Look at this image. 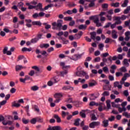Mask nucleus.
I'll list each match as a JSON object with an SVG mask.
<instances>
[{"mask_svg":"<svg viewBox=\"0 0 130 130\" xmlns=\"http://www.w3.org/2000/svg\"><path fill=\"white\" fill-rule=\"evenodd\" d=\"M99 97V93H92L90 94V100H95V99H97Z\"/></svg>","mask_w":130,"mask_h":130,"instance_id":"8","label":"nucleus"},{"mask_svg":"<svg viewBox=\"0 0 130 130\" xmlns=\"http://www.w3.org/2000/svg\"><path fill=\"white\" fill-rule=\"evenodd\" d=\"M22 122L24 124H27L29 123V120H26L25 118H22Z\"/></svg>","mask_w":130,"mask_h":130,"instance_id":"44","label":"nucleus"},{"mask_svg":"<svg viewBox=\"0 0 130 130\" xmlns=\"http://www.w3.org/2000/svg\"><path fill=\"white\" fill-rule=\"evenodd\" d=\"M112 107H115L116 108H117V107H119L120 106V105H116L115 104V103L114 102H112Z\"/></svg>","mask_w":130,"mask_h":130,"instance_id":"49","label":"nucleus"},{"mask_svg":"<svg viewBox=\"0 0 130 130\" xmlns=\"http://www.w3.org/2000/svg\"><path fill=\"white\" fill-rule=\"evenodd\" d=\"M128 4V0H124L123 3L121 5L122 8H125Z\"/></svg>","mask_w":130,"mask_h":130,"instance_id":"25","label":"nucleus"},{"mask_svg":"<svg viewBox=\"0 0 130 130\" xmlns=\"http://www.w3.org/2000/svg\"><path fill=\"white\" fill-rule=\"evenodd\" d=\"M7 103V101L6 100H4L2 102L0 103V105L1 106H3V105H5Z\"/></svg>","mask_w":130,"mask_h":130,"instance_id":"64","label":"nucleus"},{"mask_svg":"<svg viewBox=\"0 0 130 130\" xmlns=\"http://www.w3.org/2000/svg\"><path fill=\"white\" fill-rule=\"evenodd\" d=\"M66 102H67V103H74V102H73V98H71L67 99Z\"/></svg>","mask_w":130,"mask_h":130,"instance_id":"48","label":"nucleus"},{"mask_svg":"<svg viewBox=\"0 0 130 130\" xmlns=\"http://www.w3.org/2000/svg\"><path fill=\"white\" fill-rule=\"evenodd\" d=\"M130 11V6H128L126 8V9L124 11L123 14H128Z\"/></svg>","mask_w":130,"mask_h":130,"instance_id":"34","label":"nucleus"},{"mask_svg":"<svg viewBox=\"0 0 130 130\" xmlns=\"http://www.w3.org/2000/svg\"><path fill=\"white\" fill-rule=\"evenodd\" d=\"M24 68H26V67H23V66H22V65H17L16 66V72H18V71H20L21 69H24Z\"/></svg>","mask_w":130,"mask_h":130,"instance_id":"22","label":"nucleus"},{"mask_svg":"<svg viewBox=\"0 0 130 130\" xmlns=\"http://www.w3.org/2000/svg\"><path fill=\"white\" fill-rule=\"evenodd\" d=\"M121 72H122L123 73H125L126 72V68L125 67H123L120 69Z\"/></svg>","mask_w":130,"mask_h":130,"instance_id":"61","label":"nucleus"},{"mask_svg":"<svg viewBox=\"0 0 130 130\" xmlns=\"http://www.w3.org/2000/svg\"><path fill=\"white\" fill-rule=\"evenodd\" d=\"M103 126H104V127H107V126L109 125L108 120H104L103 121Z\"/></svg>","mask_w":130,"mask_h":130,"instance_id":"14","label":"nucleus"},{"mask_svg":"<svg viewBox=\"0 0 130 130\" xmlns=\"http://www.w3.org/2000/svg\"><path fill=\"white\" fill-rule=\"evenodd\" d=\"M53 130H60L61 127L60 126H54L52 127Z\"/></svg>","mask_w":130,"mask_h":130,"instance_id":"37","label":"nucleus"},{"mask_svg":"<svg viewBox=\"0 0 130 130\" xmlns=\"http://www.w3.org/2000/svg\"><path fill=\"white\" fill-rule=\"evenodd\" d=\"M36 54H38V55H37V56L38 58H41V57H42V55H45L46 54H47V52H46V51L45 50L40 51V50L38 49H37L36 50ZM40 53H41L42 55L39 54Z\"/></svg>","mask_w":130,"mask_h":130,"instance_id":"3","label":"nucleus"},{"mask_svg":"<svg viewBox=\"0 0 130 130\" xmlns=\"http://www.w3.org/2000/svg\"><path fill=\"white\" fill-rule=\"evenodd\" d=\"M102 8L103 9H108V4H104L102 5Z\"/></svg>","mask_w":130,"mask_h":130,"instance_id":"53","label":"nucleus"},{"mask_svg":"<svg viewBox=\"0 0 130 130\" xmlns=\"http://www.w3.org/2000/svg\"><path fill=\"white\" fill-rule=\"evenodd\" d=\"M54 118H55L57 120V122L59 123L60 122H61V119H60V117L58 116L57 114L54 115Z\"/></svg>","mask_w":130,"mask_h":130,"instance_id":"16","label":"nucleus"},{"mask_svg":"<svg viewBox=\"0 0 130 130\" xmlns=\"http://www.w3.org/2000/svg\"><path fill=\"white\" fill-rule=\"evenodd\" d=\"M94 60V62H99V61L101 60V58H100V57H97L95 58Z\"/></svg>","mask_w":130,"mask_h":130,"instance_id":"56","label":"nucleus"},{"mask_svg":"<svg viewBox=\"0 0 130 130\" xmlns=\"http://www.w3.org/2000/svg\"><path fill=\"white\" fill-rule=\"evenodd\" d=\"M126 80V78L125 76H123V77L121 79V81H120V83L121 85H123L124 84V81Z\"/></svg>","mask_w":130,"mask_h":130,"instance_id":"38","label":"nucleus"},{"mask_svg":"<svg viewBox=\"0 0 130 130\" xmlns=\"http://www.w3.org/2000/svg\"><path fill=\"white\" fill-rule=\"evenodd\" d=\"M99 106V104L96 103L95 102H91L89 103V106Z\"/></svg>","mask_w":130,"mask_h":130,"instance_id":"28","label":"nucleus"},{"mask_svg":"<svg viewBox=\"0 0 130 130\" xmlns=\"http://www.w3.org/2000/svg\"><path fill=\"white\" fill-rule=\"evenodd\" d=\"M32 51L31 48H27L26 47H23L21 49V51H23V52H25L26 51H28L29 52H30V51Z\"/></svg>","mask_w":130,"mask_h":130,"instance_id":"21","label":"nucleus"},{"mask_svg":"<svg viewBox=\"0 0 130 130\" xmlns=\"http://www.w3.org/2000/svg\"><path fill=\"white\" fill-rule=\"evenodd\" d=\"M85 2H90L91 0H80L79 4L81 5H84L85 4Z\"/></svg>","mask_w":130,"mask_h":130,"instance_id":"36","label":"nucleus"},{"mask_svg":"<svg viewBox=\"0 0 130 130\" xmlns=\"http://www.w3.org/2000/svg\"><path fill=\"white\" fill-rule=\"evenodd\" d=\"M37 122H40L41 123H42L43 122V118L40 117H37Z\"/></svg>","mask_w":130,"mask_h":130,"instance_id":"39","label":"nucleus"},{"mask_svg":"<svg viewBox=\"0 0 130 130\" xmlns=\"http://www.w3.org/2000/svg\"><path fill=\"white\" fill-rule=\"evenodd\" d=\"M90 35L91 36L90 38L91 39H92L93 40H95L96 39V32L93 31L90 33Z\"/></svg>","mask_w":130,"mask_h":130,"instance_id":"15","label":"nucleus"},{"mask_svg":"<svg viewBox=\"0 0 130 130\" xmlns=\"http://www.w3.org/2000/svg\"><path fill=\"white\" fill-rule=\"evenodd\" d=\"M111 7H114L115 8H118V7H119V3H113L111 5Z\"/></svg>","mask_w":130,"mask_h":130,"instance_id":"41","label":"nucleus"},{"mask_svg":"<svg viewBox=\"0 0 130 130\" xmlns=\"http://www.w3.org/2000/svg\"><path fill=\"white\" fill-rule=\"evenodd\" d=\"M86 72L84 71H78L76 72V75L78 77H85L86 76Z\"/></svg>","mask_w":130,"mask_h":130,"instance_id":"7","label":"nucleus"},{"mask_svg":"<svg viewBox=\"0 0 130 130\" xmlns=\"http://www.w3.org/2000/svg\"><path fill=\"white\" fill-rule=\"evenodd\" d=\"M7 52H8V47H5L3 49V53L4 54H6Z\"/></svg>","mask_w":130,"mask_h":130,"instance_id":"58","label":"nucleus"},{"mask_svg":"<svg viewBox=\"0 0 130 130\" xmlns=\"http://www.w3.org/2000/svg\"><path fill=\"white\" fill-rule=\"evenodd\" d=\"M73 18L72 17H66L64 18V21H72Z\"/></svg>","mask_w":130,"mask_h":130,"instance_id":"32","label":"nucleus"},{"mask_svg":"<svg viewBox=\"0 0 130 130\" xmlns=\"http://www.w3.org/2000/svg\"><path fill=\"white\" fill-rule=\"evenodd\" d=\"M34 108L35 111H37V112H39V111H40V110L38 108V106L35 105Z\"/></svg>","mask_w":130,"mask_h":130,"instance_id":"63","label":"nucleus"},{"mask_svg":"<svg viewBox=\"0 0 130 130\" xmlns=\"http://www.w3.org/2000/svg\"><path fill=\"white\" fill-rule=\"evenodd\" d=\"M62 90H63L64 91H67L68 90L73 91V90H74V87L70 86H64L62 87Z\"/></svg>","mask_w":130,"mask_h":130,"instance_id":"9","label":"nucleus"},{"mask_svg":"<svg viewBox=\"0 0 130 130\" xmlns=\"http://www.w3.org/2000/svg\"><path fill=\"white\" fill-rule=\"evenodd\" d=\"M39 87L37 85L33 86L30 88V89L32 91H37L38 90H39Z\"/></svg>","mask_w":130,"mask_h":130,"instance_id":"29","label":"nucleus"},{"mask_svg":"<svg viewBox=\"0 0 130 130\" xmlns=\"http://www.w3.org/2000/svg\"><path fill=\"white\" fill-rule=\"evenodd\" d=\"M54 50V48H53V47H51L50 48H48L47 49V51L49 52V53H50L51 52V51H53Z\"/></svg>","mask_w":130,"mask_h":130,"instance_id":"60","label":"nucleus"},{"mask_svg":"<svg viewBox=\"0 0 130 130\" xmlns=\"http://www.w3.org/2000/svg\"><path fill=\"white\" fill-rule=\"evenodd\" d=\"M114 40L110 39L109 38H107L106 39V40L105 41V43L108 44L109 43V42H113Z\"/></svg>","mask_w":130,"mask_h":130,"instance_id":"27","label":"nucleus"},{"mask_svg":"<svg viewBox=\"0 0 130 130\" xmlns=\"http://www.w3.org/2000/svg\"><path fill=\"white\" fill-rule=\"evenodd\" d=\"M103 71L104 73H109V70L108 69V67H105L103 68Z\"/></svg>","mask_w":130,"mask_h":130,"instance_id":"42","label":"nucleus"},{"mask_svg":"<svg viewBox=\"0 0 130 130\" xmlns=\"http://www.w3.org/2000/svg\"><path fill=\"white\" fill-rule=\"evenodd\" d=\"M62 97V94L61 93H57L54 95V98L56 99H59V98H61Z\"/></svg>","mask_w":130,"mask_h":130,"instance_id":"19","label":"nucleus"},{"mask_svg":"<svg viewBox=\"0 0 130 130\" xmlns=\"http://www.w3.org/2000/svg\"><path fill=\"white\" fill-rule=\"evenodd\" d=\"M37 122V118H34L30 120V123L32 124H35L36 122Z\"/></svg>","mask_w":130,"mask_h":130,"instance_id":"33","label":"nucleus"},{"mask_svg":"<svg viewBox=\"0 0 130 130\" xmlns=\"http://www.w3.org/2000/svg\"><path fill=\"white\" fill-rule=\"evenodd\" d=\"M38 40H39V39H37V38L32 39L30 41V42L31 43H36L37 41H38Z\"/></svg>","mask_w":130,"mask_h":130,"instance_id":"43","label":"nucleus"},{"mask_svg":"<svg viewBox=\"0 0 130 130\" xmlns=\"http://www.w3.org/2000/svg\"><path fill=\"white\" fill-rule=\"evenodd\" d=\"M40 48H48L49 44H42L40 45Z\"/></svg>","mask_w":130,"mask_h":130,"instance_id":"17","label":"nucleus"},{"mask_svg":"<svg viewBox=\"0 0 130 130\" xmlns=\"http://www.w3.org/2000/svg\"><path fill=\"white\" fill-rule=\"evenodd\" d=\"M97 126H100V122L93 121L89 123V127L90 128H95Z\"/></svg>","mask_w":130,"mask_h":130,"instance_id":"4","label":"nucleus"},{"mask_svg":"<svg viewBox=\"0 0 130 130\" xmlns=\"http://www.w3.org/2000/svg\"><path fill=\"white\" fill-rule=\"evenodd\" d=\"M79 115L82 118H86V110H82L80 112Z\"/></svg>","mask_w":130,"mask_h":130,"instance_id":"12","label":"nucleus"},{"mask_svg":"<svg viewBox=\"0 0 130 130\" xmlns=\"http://www.w3.org/2000/svg\"><path fill=\"white\" fill-rule=\"evenodd\" d=\"M26 6H28V10H32V9H35V8H36V6H32L30 5V3H26L25 4Z\"/></svg>","mask_w":130,"mask_h":130,"instance_id":"20","label":"nucleus"},{"mask_svg":"<svg viewBox=\"0 0 130 130\" xmlns=\"http://www.w3.org/2000/svg\"><path fill=\"white\" fill-rule=\"evenodd\" d=\"M73 104L76 106V107H79L81 103L79 101H75L73 102Z\"/></svg>","mask_w":130,"mask_h":130,"instance_id":"24","label":"nucleus"},{"mask_svg":"<svg viewBox=\"0 0 130 130\" xmlns=\"http://www.w3.org/2000/svg\"><path fill=\"white\" fill-rule=\"evenodd\" d=\"M84 53L82 54H76L73 55L71 58H70V59H72V60H78V59H80L83 56V55Z\"/></svg>","mask_w":130,"mask_h":130,"instance_id":"5","label":"nucleus"},{"mask_svg":"<svg viewBox=\"0 0 130 130\" xmlns=\"http://www.w3.org/2000/svg\"><path fill=\"white\" fill-rule=\"evenodd\" d=\"M16 91H17V89L15 88H12L10 90V92L11 93H12V94H14V93L16 92Z\"/></svg>","mask_w":130,"mask_h":130,"instance_id":"62","label":"nucleus"},{"mask_svg":"<svg viewBox=\"0 0 130 130\" xmlns=\"http://www.w3.org/2000/svg\"><path fill=\"white\" fill-rule=\"evenodd\" d=\"M32 24L34 26L36 25V26H41L42 24L40 21H32Z\"/></svg>","mask_w":130,"mask_h":130,"instance_id":"23","label":"nucleus"},{"mask_svg":"<svg viewBox=\"0 0 130 130\" xmlns=\"http://www.w3.org/2000/svg\"><path fill=\"white\" fill-rule=\"evenodd\" d=\"M115 119V117L114 116H111V117L108 118V121H113Z\"/></svg>","mask_w":130,"mask_h":130,"instance_id":"47","label":"nucleus"},{"mask_svg":"<svg viewBox=\"0 0 130 130\" xmlns=\"http://www.w3.org/2000/svg\"><path fill=\"white\" fill-rule=\"evenodd\" d=\"M35 74V72L34 70H31L28 73L29 76H30L31 77L34 76V74Z\"/></svg>","mask_w":130,"mask_h":130,"instance_id":"54","label":"nucleus"},{"mask_svg":"<svg viewBox=\"0 0 130 130\" xmlns=\"http://www.w3.org/2000/svg\"><path fill=\"white\" fill-rule=\"evenodd\" d=\"M102 96H104V97L107 96H109L110 95V93H109V91H105L103 93H102Z\"/></svg>","mask_w":130,"mask_h":130,"instance_id":"31","label":"nucleus"},{"mask_svg":"<svg viewBox=\"0 0 130 130\" xmlns=\"http://www.w3.org/2000/svg\"><path fill=\"white\" fill-rule=\"evenodd\" d=\"M97 85V83H93V82H89V86L90 87H94V86H96Z\"/></svg>","mask_w":130,"mask_h":130,"instance_id":"55","label":"nucleus"},{"mask_svg":"<svg viewBox=\"0 0 130 130\" xmlns=\"http://www.w3.org/2000/svg\"><path fill=\"white\" fill-rule=\"evenodd\" d=\"M32 69L36 70L37 72H40V69H39V68L36 66L32 67Z\"/></svg>","mask_w":130,"mask_h":130,"instance_id":"46","label":"nucleus"},{"mask_svg":"<svg viewBox=\"0 0 130 130\" xmlns=\"http://www.w3.org/2000/svg\"><path fill=\"white\" fill-rule=\"evenodd\" d=\"M107 107L108 108V109H110V107H111V105H110V101L108 100L107 102Z\"/></svg>","mask_w":130,"mask_h":130,"instance_id":"51","label":"nucleus"},{"mask_svg":"<svg viewBox=\"0 0 130 130\" xmlns=\"http://www.w3.org/2000/svg\"><path fill=\"white\" fill-rule=\"evenodd\" d=\"M61 115H62V117H63V118H64L66 115H70V113H69V112H67L66 113V112L64 111H62Z\"/></svg>","mask_w":130,"mask_h":130,"instance_id":"30","label":"nucleus"},{"mask_svg":"<svg viewBox=\"0 0 130 130\" xmlns=\"http://www.w3.org/2000/svg\"><path fill=\"white\" fill-rule=\"evenodd\" d=\"M61 76L64 77V75H67L68 74V71L65 70V71H62L60 72Z\"/></svg>","mask_w":130,"mask_h":130,"instance_id":"45","label":"nucleus"},{"mask_svg":"<svg viewBox=\"0 0 130 130\" xmlns=\"http://www.w3.org/2000/svg\"><path fill=\"white\" fill-rule=\"evenodd\" d=\"M95 114H96V113L94 112L93 111H90V115L91 119L92 120H97V119H98L97 117H96Z\"/></svg>","mask_w":130,"mask_h":130,"instance_id":"6","label":"nucleus"},{"mask_svg":"<svg viewBox=\"0 0 130 130\" xmlns=\"http://www.w3.org/2000/svg\"><path fill=\"white\" fill-rule=\"evenodd\" d=\"M123 95L124 96H126V97H127V96H128L129 94H128V91H127V90H125L123 91Z\"/></svg>","mask_w":130,"mask_h":130,"instance_id":"57","label":"nucleus"},{"mask_svg":"<svg viewBox=\"0 0 130 130\" xmlns=\"http://www.w3.org/2000/svg\"><path fill=\"white\" fill-rule=\"evenodd\" d=\"M123 64H124V66H126L127 67L129 66V63H128V62H127V59H124Z\"/></svg>","mask_w":130,"mask_h":130,"instance_id":"35","label":"nucleus"},{"mask_svg":"<svg viewBox=\"0 0 130 130\" xmlns=\"http://www.w3.org/2000/svg\"><path fill=\"white\" fill-rule=\"evenodd\" d=\"M38 17H39V14H38L37 13H36L32 15V18H34V19H37Z\"/></svg>","mask_w":130,"mask_h":130,"instance_id":"52","label":"nucleus"},{"mask_svg":"<svg viewBox=\"0 0 130 130\" xmlns=\"http://www.w3.org/2000/svg\"><path fill=\"white\" fill-rule=\"evenodd\" d=\"M75 24V20H72L69 23V26L73 27Z\"/></svg>","mask_w":130,"mask_h":130,"instance_id":"59","label":"nucleus"},{"mask_svg":"<svg viewBox=\"0 0 130 130\" xmlns=\"http://www.w3.org/2000/svg\"><path fill=\"white\" fill-rule=\"evenodd\" d=\"M95 1H96V0H91V2H89L90 3L88 5V7L89 8H93V7H95Z\"/></svg>","mask_w":130,"mask_h":130,"instance_id":"18","label":"nucleus"},{"mask_svg":"<svg viewBox=\"0 0 130 130\" xmlns=\"http://www.w3.org/2000/svg\"><path fill=\"white\" fill-rule=\"evenodd\" d=\"M62 24H63V20L61 19H58L56 22H54L52 23V26L53 30H60L62 29V30H67L68 29V25H64L62 26Z\"/></svg>","mask_w":130,"mask_h":130,"instance_id":"1","label":"nucleus"},{"mask_svg":"<svg viewBox=\"0 0 130 130\" xmlns=\"http://www.w3.org/2000/svg\"><path fill=\"white\" fill-rule=\"evenodd\" d=\"M51 81L54 83V84H55L56 83H58V82H59L60 79L58 76H55L54 77H53L51 78Z\"/></svg>","mask_w":130,"mask_h":130,"instance_id":"10","label":"nucleus"},{"mask_svg":"<svg viewBox=\"0 0 130 130\" xmlns=\"http://www.w3.org/2000/svg\"><path fill=\"white\" fill-rule=\"evenodd\" d=\"M61 40L63 41V44H68L69 43V40H66V38H60Z\"/></svg>","mask_w":130,"mask_h":130,"instance_id":"40","label":"nucleus"},{"mask_svg":"<svg viewBox=\"0 0 130 130\" xmlns=\"http://www.w3.org/2000/svg\"><path fill=\"white\" fill-rule=\"evenodd\" d=\"M112 37L113 39H116L118 37L117 32H116L115 29H113L112 31Z\"/></svg>","mask_w":130,"mask_h":130,"instance_id":"11","label":"nucleus"},{"mask_svg":"<svg viewBox=\"0 0 130 130\" xmlns=\"http://www.w3.org/2000/svg\"><path fill=\"white\" fill-rule=\"evenodd\" d=\"M89 20H93V22L96 24V27H102V24L99 22V18L98 15L90 16Z\"/></svg>","mask_w":130,"mask_h":130,"instance_id":"2","label":"nucleus"},{"mask_svg":"<svg viewBox=\"0 0 130 130\" xmlns=\"http://www.w3.org/2000/svg\"><path fill=\"white\" fill-rule=\"evenodd\" d=\"M104 47V44H100L99 45V48L100 49L101 51L103 50V48Z\"/></svg>","mask_w":130,"mask_h":130,"instance_id":"50","label":"nucleus"},{"mask_svg":"<svg viewBox=\"0 0 130 130\" xmlns=\"http://www.w3.org/2000/svg\"><path fill=\"white\" fill-rule=\"evenodd\" d=\"M80 119L78 118L75 120L74 125L76 126H79L80 125Z\"/></svg>","mask_w":130,"mask_h":130,"instance_id":"26","label":"nucleus"},{"mask_svg":"<svg viewBox=\"0 0 130 130\" xmlns=\"http://www.w3.org/2000/svg\"><path fill=\"white\" fill-rule=\"evenodd\" d=\"M79 30H86L87 29V25L81 24L78 26Z\"/></svg>","mask_w":130,"mask_h":130,"instance_id":"13","label":"nucleus"}]
</instances>
